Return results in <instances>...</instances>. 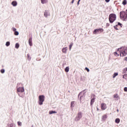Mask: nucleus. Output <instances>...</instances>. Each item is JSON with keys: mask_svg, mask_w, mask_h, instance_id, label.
<instances>
[{"mask_svg": "<svg viewBox=\"0 0 127 127\" xmlns=\"http://www.w3.org/2000/svg\"><path fill=\"white\" fill-rule=\"evenodd\" d=\"M118 51H120V56L121 57H125L127 55V47H122L118 49Z\"/></svg>", "mask_w": 127, "mask_h": 127, "instance_id": "nucleus-1", "label": "nucleus"}, {"mask_svg": "<svg viewBox=\"0 0 127 127\" xmlns=\"http://www.w3.org/2000/svg\"><path fill=\"white\" fill-rule=\"evenodd\" d=\"M117 19V15L115 13H111L109 16V20L110 23H114Z\"/></svg>", "mask_w": 127, "mask_h": 127, "instance_id": "nucleus-2", "label": "nucleus"}, {"mask_svg": "<svg viewBox=\"0 0 127 127\" xmlns=\"http://www.w3.org/2000/svg\"><path fill=\"white\" fill-rule=\"evenodd\" d=\"M120 17L123 18L124 21H127V13L125 11L120 12Z\"/></svg>", "mask_w": 127, "mask_h": 127, "instance_id": "nucleus-3", "label": "nucleus"}, {"mask_svg": "<svg viewBox=\"0 0 127 127\" xmlns=\"http://www.w3.org/2000/svg\"><path fill=\"white\" fill-rule=\"evenodd\" d=\"M45 100V96L44 95H39V105L42 106L43 105V102Z\"/></svg>", "mask_w": 127, "mask_h": 127, "instance_id": "nucleus-4", "label": "nucleus"}, {"mask_svg": "<svg viewBox=\"0 0 127 127\" xmlns=\"http://www.w3.org/2000/svg\"><path fill=\"white\" fill-rule=\"evenodd\" d=\"M83 116V114H82V112H79L77 114V116L75 117V122H79L81 119H82V117Z\"/></svg>", "mask_w": 127, "mask_h": 127, "instance_id": "nucleus-5", "label": "nucleus"}, {"mask_svg": "<svg viewBox=\"0 0 127 127\" xmlns=\"http://www.w3.org/2000/svg\"><path fill=\"white\" fill-rule=\"evenodd\" d=\"M104 29L103 28L96 29L93 31V34H100V33H102Z\"/></svg>", "mask_w": 127, "mask_h": 127, "instance_id": "nucleus-6", "label": "nucleus"}, {"mask_svg": "<svg viewBox=\"0 0 127 127\" xmlns=\"http://www.w3.org/2000/svg\"><path fill=\"white\" fill-rule=\"evenodd\" d=\"M85 90H83L82 91H81V92H80L78 94V98H79V97H80V98H79V101L81 103V101H82V100H83V99H84V97H85Z\"/></svg>", "mask_w": 127, "mask_h": 127, "instance_id": "nucleus-7", "label": "nucleus"}, {"mask_svg": "<svg viewBox=\"0 0 127 127\" xmlns=\"http://www.w3.org/2000/svg\"><path fill=\"white\" fill-rule=\"evenodd\" d=\"M17 92L18 93H23L24 92V87H19L17 89Z\"/></svg>", "mask_w": 127, "mask_h": 127, "instance_id": "nucleus-8", "label": "nucleus"}, {"mask_svg": "<svg viewBox=\"0 0 127 127\" xmlns=\"http://www.w3.org/2000/svg\"><path fill=\"white\" fill-rule=\"evenodd\" d=\"M12 30L13 31H14V35H16V36H17V35H18L19 34V32H18V31H16V28L13 27V28H12Z\"/></svg>", "mask_w": 127, "mask_h": 127, "instance_id": "nucleus-9", "label": "nucleus"}, {"mask_svg": "<svg viewBox=\"0 0 127 127\" xmlns=\"http://www.w3.org/2000/svg\"><path fill=\"white\" fill-rule=\"evenodd\" d=\"M101 109L103 111L106 110V109H107V105H106V104H105V103L101 104Z\"/></svg>", "mask_w": 127, "mask_h": 127, "instance_id": "nucleus-10", "label": "nucleus"}, {"mask_svg": "<svg viewBox=\"0 0 127 127\" xmlns=\"http://www.w3.org/2000/svg\"><path fill=\"white\" fill-rule=\"evenodd\" d=\"M29 44L30 46H32L33 44H32V37H31L29 38V40H28Z\"/></svg>", "mask_w": 127, "mask_h": 127, "instance_id": "nucleus-11", "label": "nucleus"}, {"mask_svg": "<svg viewBox=\"0 0 127 127\" xmlns=\"http://www.w3.org/2000/svg\"><path fill=\"white\" fill-rule=\"evenodd\" d=\"M45 17H48V15H49V12L48 11L46 10L44 12Z\"/></svg>", "mask_w": 127, "mask_h": 127, "instance_id": "nucleus-12", "label": "nucleus"}, {"mask_svg": "<svg viewBox=\"0 0 127 127\" xmlns=\"http://www.w3.org/2000/svg\"><path fill=\"white\" fill-rule=\"evenodd\" d=\"M11 4L13 6H16V5H17V2L16 1H12L11 2Z\"/></svg>", "mask_w": 127, "mask_h": 127, "instance_id": "nucleus-13", "label": "nucleus"}, {"mask_svg": "<svg viewBox=\"0 0 127 127\" xmlns=\"http://www.w3.org/2000/svg\"><path fill=\"white\" fill-rule=\"evenodd\" d=\"M95 100H96V98L93 97L91 100V102H90V105L91 106H92V105H93L94 104V103H95Z\"/></svg>", "mask_w": 127, "mask_h": 127, "instance_id": "nucleus-14", "label": "nucleus"}, {"mask_svg": "<svg viewBox=\"0 0 127 127\" xmlns=\"http://www.w3.org/2000/svg\"><path fill=\"white\" fill-rule=\"evenodd\" d=\"M52 114H57V112L53 110L49 111V115H52Z\"/></svg>", "mask_w": 127, "mask_h": 127, "instance_id": "nucleus-15", "label": "nucleus"}, {"mask_svg": "<svg viewBox=\"0 0 127 127\" xmlns=\"http://www.w3.org/2000/svg\"><path fill=\"white\" fill-rule=\"evenodd\" d=\"M66 51H67V47L63 48L62 52H63V53H66Z\"/></svg>", "mask_w": 127, "mask_h": 127, "instance_id": "nucleus-16", "label": "nucleus"}, {"mask_svg": "<svg viewBox=\"0 0 127 127\" xmlns=\"http://www.w3.org/2000/svg\"><path fill=\"white\" fill-rule=\"evenodd\" d=\"M75 101H72L70 104V108H74Z\"/></svg>", "mask_w": 127, "mask_h": 127, "instance_id": "nucleus-17", "label": "nucleus"}, {"mask_svg": "<svg viewBox=\"0 0 127 127\" xmlns=\"http://www.w3.org/2000/svg\"><path fill=\"white\" fill-rule=\"evenodd\" d=\"M120 122H121V120L119 118H117L115 120V123L116 124H120Z\"/></svg>", "mask_w": 127, "mask_h": 127, "instance_id": "nucleus-18", "label": "nucleus"}, {"mask_svg": "<svg viewBox=\"0 0 127 127\" xmlns=\"http://www.w3.org/2000/svg\"><path fill=\"white\" fill-rule=\"evenodd\" d=\"M69 69L70 68H69V66H66L64 69L65 72H66V73H68V72H69Z\"/></svg>", "mask_w": 127, "mask_h": 127, "instance_id": "nucleus-19", "label": "nucleus"}, {"mask_svg": "<svg viewBox=\"0 0 127 127\" xmlns=\"http://www.w3.org/2000/svg\"><path fill=\"white\" fill-rule=\"evenodd\" d=\"M118 75H119V73H118V72H115V73L113 74V78L114 79H115V77H117V76H118Z\"/></svg>", "mask_w": 127, "mask_h": 127, "instance_id": "nucleus-20", "label": "nucleus"}, {"mask_svg": "<svg viewBox=\"0 0 127 127\" xmlns=\"http://www.w3.org/2000/svg\"><path fill=\"white\" fill-rule=\"evenodd\" d=\"M41 3L43 4H44V3H47V0H41Z\"/></svg>", "mask_w": 127, "mask_h": 127, "instance_id": "nucleus-21", "label": "nucleus"}, {"mask_svg": "<svg viewBox=\"0 0 127 127\" xmlns=\"http://www.w3.org/2000/svg\"><path fill=\"white\" fill-rule=\"evenodd\" d=\"M15 48H16V49H18V48H19V44L16 43L15 46Z\"/></svg>", "mask_w": 127, "mask_h": 127, "instance_id": "nucleus-22", "label": "nucleus"}, {"mask_svg": "<svg viewBox=\"0 0 127 127\" xmlns=\"http://www.w3.org/2000/svg\"><path fill=\"white\" fill-rule=\"evenodd\" d=\"M127 0H124L122 2V4H123V5H126V4H127Z\"/></svg>", "mask_w": 127, "mask_h": 127, "instance_id": "nucleus-23", "label": "nucleus"}, {"mask_svg": "<svg viewBox=\"0 0 127 127\" xmlns=\"http://www.w3.org/2000/svg\"><path fill=\"white\" fill-rule=\"evenodd\" d=\"M10 45V42L9 41H7L6 42L5 46H7V47H8Z\"/></svg>", "mask_w": 127, "mask_h": 127, "instance_id": "nucleus-24", "label": "nucleus"}, {"mask_svg": "<svg viewBox=\"0 0 127 127\" xmlns=\"http://www.w3.org/2000/svg\"><path fill=\"white\" fill-rule=\"evenodd\" d=\"M114 99H118V98H119V94H114Z\"/></svg>", "mask_w": 127, "mask_h": 127, "instance_id": "nucleus-25", "label": "nucleus"}, {"mask_svg": "<svg viewBox=\"0 0 127 127\" xmlns=\"http://www.w3.org/2000/svg\"><path fill=\"white\" fill-rule=\"evenodd\" d=\"M72 46H73V43L70 44L69 46V51H71V48H72Z\"/></svg>", "mask_w": 127, "mask_h": 127, "instance_id": "nucleus-26", "label": "nucleus"}, {"mask_svg": "<svg viewBox=\"0 0 127 127\" xmlns=\"http://www.w3.org/2000/svg\"><path fill=\"white\" fill-rule=\"evenodd\" d=\"M17 125L19 127H21V126H22V124L19 121L17 122Z\"/></svg>", "mask_w": 127, "mask_h": 127, "instance_id": "nucleus-27", "label": "nucleus"}, {"mask_svg": "<svg viewBox=\"0 0 127 127\" xmlns=\"http://www.w3.org/2000/svg\"><path fill=\"white\" fill-rule=\"evenodd\" d=\"M4 72H5V70H4V69H1L0 70V72L2 73V74H3V73H4Z\"/></svg>", "mask_w": 127, "mask_h": 127, "instance_id": "nucleus-28", "label": "nucleus"}, {"mask_svg": "<svg viewBox=\"0 0 127 127\" xmlns=\"http://www.w3.org/2000/svg\"><path fill=\"white\" fill-rule=\"evenodd\" d=\"M105 119H107V115H104L102 116V120L104 121Z\"/></svg>", "mask_w": 127, "mask_h": 127, "instance_id": "nucleus-29", "label": "nucleus"}, {"mask_svg": "<svg viewBox=\"0 0 127 127\" xmlns=\"http://www.w3.org/2000/svg\"><path fill=\"white\" fill-rule=\"evenodd\" d=\"M117 27H118V25H116L115 26H114V28H115V29H116V30H119V29Z\"/></svg>", "mask_w": 127, "mask_h": 127, "instance_id": "nucleus-30", "label": "nucleus"}, {"mask_svg": "<svg viewBox=\"0 0 127 127\" xmlns=\"http://www.w3.org/2000/svg\"><path fill=\"white\" fill-rule=\"evenodd\" d=\"M27 57H28V58L29 61H30L31 60V57H29V54H28V55H27Z\"/></svg>", "mask_w": 127, "mask_h": 127, "instance_id": "nucleus-31", "label": "nucleus"}, {"mask_svg": "<svg viewBox=\"0 0 127 127\" xmlns=\"http://www.w3.org/2000/svg\"><path fill=\"white\" fill-rule=\"evenodd\" d=\"M85 70H86V71H87V72H90V69H89V68L88 67H85Z\"/></svg>", "mask_w": 127, "mask_h": 127, "instance_id": "nucleus-32", "label": "nucleus"}, {"mask_svg": "<svg viewBox=\"0 0 127 127\" xmlns=\"http://www.w3.org/2000/svg\"><path fill=\"white\" fill-rule=\"evenodd\" d=\"M117 25H119L120 26H121L122 27V23H121V22H118V24Z\"/></svg>", "mask_w": 127, "mask_h": 127, "instance_id": "nucleus-33", "label": "nucleus"}, {"mask_svg": "<svg viewBox=\"0 0 127 127\" xmlns=\"http://www.w3.org/2000/svg\"><path fill=\"white\" fill-rule=\"evenodd\" d=\"M114 55H115V56H117H117H119V55L118 54V53H117V52H114Z\"/></svg>", "mask_w": 127, "mask_h": 127, "instance_id": "nucleus-34", "label": "nucleus"}, {"mask_svg": "<svg viewBox=\"0 0 127 127\" xmlns=\"http://www.w3.org/2000/svg\"><path fill=\"white\" fill-rule=\"evenodd\" d=\"M123 71H124V72H127V67L124 68V69H123Z\"/></svg>", "mask_w": 127, "mask_h": 127, "instance_id": "nucleus-35", "label": "nucleus"}, {"mask_svg": "<svg viewBox=\"0 0 127 127\" xmlns=\"http://www.w3.org/2000/svg\"><path fill=\"white\" fill-rule=\"evenodd\" d=\"M109 26H110V23H107L106 24V27H109Z\"/></svg>", "mask_w": 127, "mask_h": 127, "instance_id": "nucleus-36", "label": "nucleus"}, {"mask_svg": "<svg viewBox=\"0 0 127 127\" xmlns=\"http://www.w3.org/2000/svg\"><path fill=\"white\" fill-rule=\"evenodd\" d=\"M124 91H125V92H127V87L124 88Z\"/></svg>", "mask_w": 127, "mask_h": 127, "instance_id": "nucleus-37", "label": "nucleus"}, {"mask_svg": "<svg viewBox=\"0 0 127 127\" xmlns=\"http://www.w3.org/2000/svg\"><path fill=\"white\" fill-rule=\"evenodd\" d=\"M110 0H105V1H106V2H110Z\"/></svg>", "mask_w": 127, "mask_h": 127, "instance_id": "nucleus-38", "label": "nucleus"}, {"mask_svg": "<svg viewBox=\"0 0 127 127\" xmlns=\"http://www.w3.org/2000/svg\"><path fill=\"white\" fill-rule=\"evenodd\" d=\"M20 84V83H17V87H19V84Z\"/></svg>", "mask_w": 127, "mask_h": 127, "instance_id": "nucleus-39", "label": "nucleus"}, {"mask_svg": "<svg viewBox=\"0 0 127 127\" xmlns=\"http://www.w3.org/2000/svg\"><path fill=\"white\" fill-rule=\"evenodd\" d=\"M80 1H81V0H78V1L77 2V4H79V3L80 2Z\"/></svg>", "mask_w": 127, "mask_h": 127, "instance_id": "nucleus-40", "label": "nucleus"}, {"mask_svg": "<svg viewBox=\"0 0 127 127\" xmlns=\"http://www.w3.org/2000/svg\"><path fill=\"white\" fill-rule=\"evenodd\" d=\"M125 61H127V57L125 58Z\"/></svg>", "mask_w": 127, "mask_h": 127, "instance_id": "nucleus-41", "label": "nucleus"}, {"mask_svg": "<svg viewBox=\"0 0 127 127\" xmlns=\"http://www.w3.org/2000/svg\"><path fill=\"white\" fill-rule=\"evenodd\" d=\"M125 76H126V75H123V78L124 79H125Z\"/></svg>", "mask_w": 127, "mask_h": 127, "instance_id": "nucleus-42", "label": "nucleus"}, {"mask_svg": "<svg viewBox=\"0 0 127 127\" xmlns=\"http://www.w3.org/2000/svg\"><path fill=\"white\" fill-rule=\"evenodd\" d=\"M71 3H74V0H72Z\"/></svg>", "mask_w": 127, "mask_h": 127, "instance_id": "nucleus-43", "label": "nucleus"}, {"mask_svg": "<svg viewBox=\"0 0 127 127\" xmlns=\"http://www.w3.org/2000/svg\"><path fill=\"white\" fill-rule=\"evenodd\" d=\"M119 109H117V112L118 113H119Z\"/></svg>", "mask_w": 127, "mask_h": 127, "instance_id": "nucleus-44", "label": "nucleus"}, {"mask_svg": "<svg viewBox=\"0 0 127 127\" xmlns=\"http://www.w3.org/2000/svg\"><path fill=\"white\" fill-rule=\"evenodd\" d=\"M93 97H95V95L94 94H93Z\"/></svg>", "mask_w": 127, "mask_h": 127, "instance_id": "nucleus-45", "label": "nucleus"}, {"mask_svg": "<svg viewBox=\"0 0 127 127\" xmlns=\"http://www.w3.org/2000/svg\"><path fill=\"white\" fill-rule=\"evenodd\" d=\"M97 111H99V108H97Z\"/></svg>", "mask_w": 127, "mask_h": 127, "instance_id": "nucleus-46", "label": "nucleus"}, {"mask_svg": "<svg viewBox=\"0 0 127 127\" xmlns=\"http://www.w3.org/2000/svg\"><path fill=\"white\" fill-rule=\"evenodd\" d=\"M18 96H20V95L19 94H18Z\"/></svg>", "mask_w": 127, "mask_h": 127, "instance_id": "nucleus-47", "label": "nucleus"}, {"mask_svg": "<svg viewBox=\"0 0 127 127\" xmlns=\"http://www.w3.org/2000/svg\"><path fill=\"white\" fill-rule=\"evenodd\" d=\"M32 127H33V125H32Z\"/></svg>", "mask_w": 127, "mask_h": 127, "instance_id": "nucleus-48", "label": "nucleus"}, {"mask_svg": "<svg viewBox=\"0 0 127 127\" xmlns=\"http://www.w3.org/2000/svg\"><path fill=\"white\" fill-rule=\"evenodd\" d=\"M81 80H82V78H81Z\"/></svg>", "mask_w": 127, "mask_h": 127, "instance_id": "nucleus-49", "label": "nucleus"}]
</instances>
